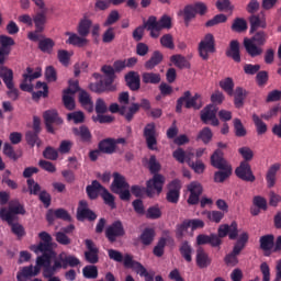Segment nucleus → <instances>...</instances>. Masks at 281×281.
<instances>
[{"label": "nucleus", "instance_id": "nucleus-1", "mask_svg": "<svg viewBox=\"0 0 281 281\" xmlns=\"http://www.w3.org/2000/svg\"><path fill=\"white\" fill-rule=\"evenodd\" d=\"M147 168L150 175H154L151 179L147 181V196L153 198L155 191L157 194H161L164 191V183H166V178L160 175L161 164L157 161V156L151 155L147 161Z\"/></svg>", "mask_w": 281, "mask_h": 281}, {"label": "nucleus", "instance_id": "nucleus-2", "mask_svg": "<svg viewBox=\"0 0 281 281\" xmlns=\"http://www.w3.org/2000/svg\"><path fill=\"white\" fill-rule=\"evenodd\" d=\"M211 166L218 171L214 173L215 183H224L226 179L232 177V165L225 159V154L221 149H216L211 156Z\"/></svg>", "mask_w": 281, "mask_h": 281}, {"label": "nucleus", "instance_id": "nucleus-3", "mask_svg": "<svg viewBox=\"0 0 281 281\" xmlns=\"http://www.w3.org/2000/svg\"><path fill=\"white\" fill-rule=\"evenodd\" d=\"M267 41H269V34L265 31H255L254 35L250 38H244V47L246 54L250 56V58H257V56H262V47L267 45Z\"/></svg>", "mask_w": 281, "mask_h": 281}, {"label": "nucleus", "instance_id": "nucleus-4", "mask_svg": "<svg viewBox=\"0 0 281 281\" xmlns=\"http://www.w3.org/2000/svg\"><path fill=\"white\" fill-rule=\"evenodd\" d=\"M102 74H104V80H100L98 82H93L89 85L90 91L93 93H104V91H115V87H113V82H115V70L111 65H104L101 67Z\"/></svg>", "mask_w": 281, "mask_h": 281}, {"label": "nucleus", "instance_id": "nucleus-5", "mask_svg": "<svg viewBox=\"0 0 281 281\" xmlns=\"http://www.w3.org/2000/svg\"><path fill=\"white\" fill-rule=\"evenodd\" d=\"M247 243H249V233L243 232L238 236L233 250L224 257V262L227 267H236L238 265V256L247 247Z\"/></svg>", "mask_w": 281, "mask_h": 281}, {"label": "nucleus", "instance_id": "nucleus-6", "mask_svg": "<svg viewBox=\"0 0 281 281\" xmlns=\"http://www.w3.org/2000/svg\"><path fill=\"white\" fill-rule=\"evenodd\" d=\"M186 102V109H194L199 111L203 109V99H201V94L195 93L192 97V92L190 90L186 91L182 97L177 100L176 104V113H182L183 111V103Z\"/></svg>", "mask_w": 281, "mask_h": 281}, {"label": "nucleus", "instance_id": "nucleus-7", "mask_svg": "<svg viewBox=\"0 0 281 281\" xmlns=\"http://www.w3.org/2000/svg\"><path fill=\"white\" fill-rule=\"evenodd\" d=\"M19 214H25V207L21 202H19V200H12L9 203V207H0V218L8 223V225H12V223L16 221V215Z\"/></svg>", "mask_w": 281, "mask_h": 281}, {"label": "nucleus", "instance_id": "nucleus-8", "mask_svg": "<svg viewBox=\"0 0 281 281\" xmlns=\"http://www.w3.org/2000/svg\"><path fill=\"white\" fill-rule=\"evenodd\" d=\"M44 124L47 133L55 135L56 132L63 126V117L58 115L56 110H47L43 113Z\"/></svg>", "mask_w": 281, "mask_h": 281}, {"label": "nucleus", "instance_id": "nucleus-9", "mask_svg": "<svg viewBox=\"0 0 281 281\" xmlns=\"http://www.w3.org/2000/svg\"><path fill=\"white\" fill-rule=\"evenodd\" d=\"M33 23L35 25V30L29 32L27 38L33 43H38L40 38L43 37V32H45V24L47 23V15L45 12H38L33 16Z\"/></svg>", "mask_w": 281, "mask_h": 281}, {"label": "nucleus", "instance_id": "nucleus-10", "mask_svg": "<svg viewBox=\"0 0 281 281\" xmlns=\"http://www.w3.org/2000/svg\"><path fill=\"white\" fill-rule=\"evenodd\" d=\"M198 52L202 60H210V54H216V40L212 33H207L199 43Z\"/></svg>", "mask_w": 281, "mask_h": 281}, {"label": "nucleus", "instance_id": "nucleus-11", "mask_svg": "<svg viewBox=\"0 0 281 281\" xmlns=\"http://www.w3.org/2000/svg\"><path fill=\"white\" fill-rule=\"evenodd\" d=\"M52 258L50 256L44 255L37 257V266L44 267L43 276L44 278H52L58 269H63V261L55 260L54 265L52 266Z\"/></svg>", "mask_w": 281, "mask_h": 281}, {"label": "nucleus", "instance_id": "nucleus-12", "mask_svg": "<svg viewBox=\"0 0 281 281\" xmlns=\"http://www.w3.org/2000/svg\"><path fill=\"white\" fill-rule=\"evenodd\" d=\"M124 236H126V231L124 229L122 221H114L105 228V238L111 244L117 243V238H122Z\"/></svg>", "mask_w": 281, "mask_h": 281}, {"label": "nucleus", "instance_id": "nucleus-13", "mask_svg": "<svg viewBox=\"0 0 281 281\" xmlns=\"http://www.w3.org/2000/svg\"><path fill=\"white\" fill-rule=\"evenodd\" d=\"M216 113H218V108L214 104H209L200 112V120L203 124H210L211 122V126H218L221 122L216 117Z\"/></svg>", "mask_w": 281, "mask_h": 281}, {"label": "nucleus", "instance_id": "nucleus-14", "mask_svg": "<svg viewBox=\"0 0 281 281\" xmlns=\"http://www.w3.org/2000/svg\"><path fill=\"white\" fill-rule=\"evenodd\" d=\"M143 135L149 150H157V125L147 123L144 127Z\"/></svg>", "mask_w": 281, "mask_h": 281}, {"label": "nucleus", "instance_id": "nucleus-15", "mask_svg": "<svg viewBox=\"0 0 281 281\" xmlns=\"http://www.w3.org/2000/svg\"><path fill=\"white\" fill-rule=\"evenodd\" d=\"M235 175L241 181H247L249 183H254L256 181V176H254V171L251 170V165L247 161H241L239 166L235 169Z\"/></svg>", "mask_w": 281, "mask_h": 281}, {"label": "nucleus", "instance_id": "nucleus-16", "mask_svg": "<svg viewBox=\"0 0 281 281\" xmlns=\"http://www.w3.org/2000/svg\"><path fill=\"white\" fill-rule=\"evenodd\" d=\"M227 236L229 240H236V238H238V223L232 222L231 225H220L217 229V238L221 240V238H225Z\"/></svg>", "mask_w": 281, "mask_h": 281}, {"label": "nucleus", "instance_id": "nucleus-17", "mask_svg": "<svg viewBox=\"0 0 281 281\" xmlns=\"http://www.w3.org/2000/svg\"><path fill=\"white\" fill-rule=\"evenodd\" d=\"M95 218H98V215L89 209V203L81 200L77 209V221H95Z\"/></svg>", "mask_w": 281, "mask_h": 281}, {"label": "nucleus", "instance_id": "nucleus-18", "mask_svg": "<svg viewBox=\"0 0 281 281\" xmlns=\"http://www.w3.org/2000/svg\"><path fill=\"white\" fill-rule=\"evenodd\" d=\"M85 245L87 247V251L85 252V258L89 262V265H98L100 262V249L95 247V243L91 239H86Z\"/></svg>", "mask_w": 281, "mask_h": 281}, {"label": "nucleus", "instance_id": "nucleus-19", "mask_svg": "<svg viewBox=\"0 0 281 281\" xmlns=\"http://www.w3.org/2000/svg\"><path fill=\"white\" fill-rule=\"evenodd\" d=\"M26 72L23 75V81L20 85V89L21 91H26L27 93H32L34 91V86L32 83H27L32 82V80H36V78H41V71H35L34 69H32L31 67L26 68Z\"/></svg>", "mask_w": 281, "mask_h": 281}, {"label": "nucleus", "instance_id": "nucleus-20", "mask_svg": "<svg viewBox=\"0 0 281 281\" xmlns=\"http://www.w3.org/2000/svg\"><path fill=\"white\" fill-rule=\"evenodd\" d=\"M181 196V181L172 180L168 186V192L166 195V200L168 203L177 204L179 203V199Z\"/></svg>", "mask_w": 281, "mask_h": 281}, {"label": "nucleus", "instance_id": "nucleus-21", "mask_svg": "<svg viewBox=\"0 0 281 281\" xmlns=\"http://www.w3.org/2000/svg\"><path fill=\"white\" fill-rule=\"evenodd\" d=\"M149 26L155 27L156 30H171L172 29V18L168 14H164L159 21H157V16L150 15L149 18Z\"/></svg>", "mask_w": 281, "mask_h": 281}, {"label": "nucleus", "instance_id": "nucleus-22", "mask_svg": "<svg viewBox=\"0 0 281 281\" xmlns=\"http://www.w3.org/2000/svg\"><path fill=\"white\" fill-rule=\"evenodd\" d=\"M150 100L148 99H142L140 103H131L128 106V113L126 114V122L131 123L132 120H135V115H137L139 109L150 111Z\"/></svg>", "mask_w": 281, "mask_h": 281}, {"label": "nucleus", "instance_id": "nucleus-23", "mask_svg": "<svg viewBox=\"0 0 281 281\" xmlns=\"http://www.w3.org/2000/svg\"><path fill=\"white\" fill-rule=\"evenodd\" d=\"M125 85L128 87L130 91H139L142 88V78L139 72L131 70L124 76Z\"/></svg>", "mask_w": 281, "mask_h": 281}, {"label": "nucleus", "instance_id": "nucleus-24", "mask_svg": "<svg viewBox=\"0 0 281 281\" xmlns=\"http://www.w3.org/2000/svg\"><path fill=\"white\" fill-rule=\"evenodd\" d=\"M72 134L75 137H79L82 144H87L88 146L93 144V134H91V131L86 125L74 127Z\"/></svg>", "mask_w": 281, "mask_h": 281}, {"label": "nucleus", "instance_id": "nucleus-25", "mask_svg": "<svg viewBox=\"0 0 281 281\" xmlns=\"http://www.w3.org/2000/svg\"><path fill=\"white\" fill-rule=\"evenodd\" d=\"M196 245H211L212 247H221L223 245V239L218 238L216 234H200L196 236Z\"/></svg>", "mask_w": 281, "mask_h": 281}, {"label": "nucleus", "instance_id": "nucleus-26", "mask_svg": "<svg viewBox=\"0 0 281 281\" xmlns=\"http://www.w3.org/2000/svg\"><path fill=\"white\" fill-rule=\"evenodd\" d=\"M194 149L184 150L181 147L177 148L172 153V157L178 161V164H189L191 159H194Z\"/></svg>", "mask_w": 281, "mask_h": 281}, {"label": "nucleus", "instance_id": "nucleus-27", "mask_svg": "<svg viewBox=\"0 0 281 281\" xmlns=\"http://www.w3.org/2000/svg\"><path fill=\"white\" fill-rule=\"evenodd\" d=\"M102 190H104V186H102L98 180H93L91 184L86 187V193L90 201H95L98 196H102Z\"/></svg>", "mask_w": 281, "mask_h": 281}, {"label": "nucleus", "instance_id": "nucleus-28", "mask_svg": "<svg viewBox=\"0 0 281 281\" xmlns=\"http://www.w3.org/2000/svg\"><path fill=\"white\" fill-rule=\"evenodd\" d=\"M227 58H232L234 63H240V42L238 40H232L229 46L226 49Z\"/></svg>", "mask_w": 281, "mask_h": 281}, {"label": "nucleus", "instance_id": "nucleus-29", "mask_svg": "<svg viewBox=\"0 0 281 281\" xmlns=\"http://www.w3.org/2000/svg\"><path fill=\"white\" fill-rule=\"evenodd\" d=\"M113 182L111 184V191L117 193L119 190H124L131 188V184L126 182V178L122 176L120 172L113 173Z\"/></svg>", "mask_w": 281, "mask_h": 281}, {"label": "nucleus", "instance_id": "nucleus-30", "mask_svg": "<svg viewBox=\"0 0 281 281\" xmlns=\"http://www.w3.org/2000/svg\"><path fill=\"white\" fill-rule=\"evenodd\" d=\"M195 262L199 269H207L212 265V258H210V255L203 248H199L196 250Z\"/></svg>", "mask_w": 281, "mask_h": 281}, {"label": "nucleus", "instance_id": "nucleus-31", "mask_svg": "<svg viewBox=\"0 0 281 281\" xmlns=\"http://www.w3.org/2000/svg\"><path fill=\"white\" fill-rule=\"evenodd\" d=\"M0 78L7 89H12V85H14V71L12 69L7 66H0Z\"/></svg>", "mask_w": 281, "mask_h": 281}, {"label": "nucleus", "instance_id": "nucleus-32", "mask_svg": "<svg viewBox=\"0 0 281 281\" xmlns=\"http://www.w3.org/2000/svg\"><path fill=\"white\" fill-rule=\"evenodd\" d=\"M98 148L103 155H113L115 153V138H105L99 142Z\"/></svg>", "mask_w": 281, "mask_h": 281}, {"label": "nucleus", "instance_id": "nucleus-33", "mask_svg": "<svg viewBox=\"0 0 281 281\" xmlns=\"http://www.w3.org/2000/svg\"><path fill=\"white\" fill-rule=\"evenodd\" d=\"M250 23V34H254V32H258V29L261 27V30H267V19L265 15L260 18V15H251L249 18Z\"/></svg>", "mask_w": 281, "mask_h": 281}, {"label": "nucleus", "instance_id": "nucleus-34", "mask_svg": "<svg viewBox=\"0 0 281 281\" xmlns=\"http://www.w3.org/2000/svg\"><path fill=\"white\" fill-rule=\"evenodd\" d=\"M280 168H281L280 162H276L269 167L266 173V181H267L268 188H273L276 186L277 176Z\"/></svg>", "mask_w": 281, "mask_h": 281}, {"label": "nucleus", "instance_id": "nucleus-35", "mask_svg": "<svg viewBox=\"0 0 281 281\" xmlns=\"http://www.w3.org/2000/svg\"><path fill=\"white\" fill-rule=\"evenodd\" d=\"M233 95L236 109H243V106L245 105V100L247 95H249V92L243 87H237L235 91H233Z\"/></svg>", "mask_w": 281, "mask_h": 281}, {"label": "nucleus", "instance_id": "nucleus-36", "mask_svg": "<svg viewBox=\"0 0 281 281\" xmlns=\"http://www.w3.org/2000/svg\"><path fill=\"white\" fill-rule=\"evenodd\" d=\"M38 42V49L43 52V54H52L54 52V47H56V42L50 37H40Z\"/></svg>", "mask_w": 281, "mask_h": 281}, {"label": "nucleus", "instance_id": "nucleus-37", "mask_svg": "<svg viewBox=\"0 0 281 281\" xmlns=\"http://www.w3.org/2000/svg\"><path fill=\"white\" fill-rule=\"evenodd\" d=\"M41 267L38 263L36 266H27L22 269V273H18L16 278L19 281H25V278H32L37 273H41Z\"/></svg>", "mask_w": 281, "mask_h": 281}, {"label": "nucleus", "instance_id": "nucleus-38", "mask_svg": "<svg viewBox=\"0 0 281 281\" xmlns=\"http://www.w3.org/2000/svg\"><path fill=\"white\" fill-rule=\"evenodd\" d=\"M164 61V54L159 50H155L151 54V57L145 63V69L153 70L157 67V65H161Z\"/></svg>", "mask_w": 281, "mask_h": 281}, {"label": "nucleus", "instance_id": "nucleus-39", "mask_svg": "<svg viewBox=\"0 0 281 281\" xmlns=\"http://www.w3.org/2000/svg\"><path fill=\"white\" fill-rule=\"evenodd\" d=\"M180 256L186 260V262H192V254H194V248L190 245V241L184 240L179 247Z\"/></svg>", "mask_w": 281, "mask_h": 281}, {"label": "nucleus", "instance_id": "nucleus-40", "mask_svg": "<svg viewBox=\"0 0 281 281\" xmlns=\"http://www.w3.org/2000/svg\"><path fill=\"white\" fill-rule=\"evenodd\" d=\"M58 259L63 262V269H67V267H78V265H80V259L74 255L61 252Z\"/></svg>", "mask_w": 281, "mask_h": 281}, {"label": "nucleus", "instance_id": "nucleus-41", "mask_svg": "<svg viewBox=\"0 0 281 281\" xmlns=\"http://www.w3.org/2000/svg\"><path fill=\"white\" fill-rule=\"evenodd\" d=\"M93 25V22L87 18H83L80 20L78 26H77V32L79 36L86 37L89 36L91 32V27Z\"/></svg>", "mask_w": 281, "mask_h": 281}, {"label": "nucleus", "instance_id": "nucleus-42", "mask_svg": "<svg viewBox=\"0 0 281 281\" xmlns=\"http://www.w3.org/2000/svg\"><path fill=\"white\" fill-rule=\"evenodd\" d=\"M79 102L88 113H93V101L89 92L81 90L79 93Z\"/></svg>", "mask_w": 281, "mask_h": 281}, {"label": "nucleus", "instance_id": "nucleus-43", "mask_svg": "<svg viewBox=\"0 0 281 281\" xmlns=\"http://www.w3.org/2000/svg\"><path fill=\"white\" fill-rule=\"evenodd\" d=\"M66 36H69V38L66 41L68 45H74L75 47H85L87 45L88 41L86 37L79 36L76 33L67 32Z\"/></svg>", "mask_w": 281, "mask_h": 281}, {"label": "nucleus", "instance_id": "nucleus-44", "mask_svg": "<svg viewBox=\"0 0 281 281\" xmlns=\"http://www.w3.org/2000/svg\"><path fill=\"white\" fill-rule=\"evenodd\" d=\"M139 240L145 247L153 245V241L155 240V228H145L139 236Z\"/></svg>", "mask_w": 281, "mask_h": 281}, {"label": "nucleus", "instance_id": "nucleus-45", "mask_svg": "<svg viewBox=\"0 0 281 281\" xmlns=\"http://www.w3.org/2000/svg\"><path fill=\"white\" fill-rule=\"evenodd\" d=\"M142 82L144 85H159L161 82V75L159 72H143Z\"/></svg>", "mask_w": 281, "mask_h": 281}, {"label": "nucleus", "instance_id": "nucleus-46", "mask_svg": "<svg viewBox=\"0 0 281 281\" xmlns=\"http://www.w3.org/2000/svg\"><path fill=\"white\" fill-rule=\"evenodd\" d=\"M41 252L42 256H49L50 258H54L56 256V252H54V248L52 247V244L42 241L35 247V254Z\"/></svg>", "mask_w": 281, "mask_h": 281}, {"label": "nucleus", "instance_id": "nucleus-47", "mask_svg": "<svg viewBox=\"0 0 281 281\" xmlns=\"http://www.w3.org/2000/svg\"><path fill=\"white\" fill-rule=\"evenodd\" d=\"M274 240L276 236L271 234L261 236L259 239L260 249H262V251H271L273 249Z\"/></svg>", "mask_w": 281, "mask_h": 281}, {"label": "nucleus", "instance_id": "nucleus-48", "mask_svg": "<svg viewBox=\"0 0 281 281\" xmlns=\"http://www.w3.org/2000/svg\"><path fill=\"white\" fill-rule=\"evenodd\" d=\"M252 122L255 124L257 135H265L267 131H269L267 123H265V121H262L258 114H252Z\"/></svg>", "mask_w": 281, "mask_h": 281}, {"label": "nucleus", "instance_id": "nucleus-49", "mask_svg": "<svg viewBox=\"0 0 281 281\" xmlns=\"http://www.w3.org/2000/svg\"><path fill=\"white\" fill-rule=\"evenodd\" d=\"M101 199L103 200L104 204L111 207V210H115V195L109 192L106 187H103L101 192Z\"/></svg>", "mask_w": 281, "mask_h": 281}, {"label": "nucleus", "instance_id": "nucleus-50", "mask_svg": "<svg viewBox=\"0 0 281 281\" xmlns=\"http://www.w3.org/2000/svg\"><path fill=\"white\" fill-rule=\"evenodd\" d=\"M171 61L178 67V69H190V61L184 56L173 55Z\"/></svg>", "mask_w": 281, "mask_h": 281}, {"label": "nucleus", "instance_id": "nucleus-51", "mask_svg": "<svg viewBox=\"0 0 281 281\" xmlns=\"http://www.w3.org/2000/svg\"><path fill=\"white\" fill-rule=\"evenodd\" d=\"M220 87L225 91V93H227V95H234V79H232V77L221 80Z\"/></svg>", "mask_w": 281, "mask_h": 281}, {"label": "nucleus", "instance_id": "nucleus-52", "mask_svg": "<svg viewBox=\"0 0 281 281\" xmlns=\"http://www.w3.org/2000/svg\"><path fill=\"white\" fill-rule=\"evenodd\" d=\"M233 32H247V20L243 18H236L231 26Z\"/></svg>", "mask_w": 281, "mask_h": 281}, {"label": "nucleus", "instance_id": "nucleus-53", "mask_svg": "<svg viewBox=\"0 0 281 281\" xmlns=\"http://www.w3.org/2000/svg\"><path fill=\"white\" fill-rule=\"evenodd\" d=\"M83 278L87 280H95L98 278V266L89 265L82 269Z\"/></svg>", "mask_w": 281, "mask_h": 281}, {"label": "nucleus", "instance_id": "nucleus-54", "mask_svg": "<svg viewBox=\"0 0 281 281\" xmlns=\"http://www.w3.org/2000/svg\"><path fill=\"white\" fill-rule=\"evenodd\" d=\"M212 137H214L212 130L210 127H203L199 132L196 139H201V142H203V144H209L212 142Z\"/></svg>", "mask_w": 281, "mask_h": 281}, {"label": "nucleus", "instance_id": "nucleus-55", "mask_svg": "<svg viewBox=\"0 0 281 281\" xmlns=\"http://www.w3.org/2000/svg\"><path fill=\"white\" fill-rule=\"evenodd\" d=\"M233 126L236 137H245L247 135V130L245 128V125H243L240 119H234Z\"/></svg>", "mask_w": 281, "mask_h": 281}, {"label": "nucleus", "instance_id": "nucleus-56", "mask_svg": "<svg viewBox=\"0 0 281 281\" xmlns=\"http://www.w3.org/2000/svg\"><path fill=\"white\" fill-rule=\"evenodd\" d=\"M188 166L192 168L195 175H203V172H205V164H203V160L201 159H198L196 161L191 159L189 160Z\"/></svg>", "mask_w": 281, "mask_h": 281}, {"label": "nucleus", "instance_id": "nucleus-57", "mask_svg": "<svg viewBox=\"0 0 281 281\" xmlns=\"http://www.w3.org/2000/svg\"><path fill=\"white\" fill-rule=\"evenodd\" d=\"M188 229H190V224L188 220H184L181 224H178L176 226V237L178 238V240H181V238L186 236V232H188Z\"/></svg>", "mask_w": 281, "mask_h": 281}, {"label": "nucleus", "instance_id": "nucleus-58", "mask_svg": "<svg viewBox=\"0 0 281 281\" xmlns=\"http://www.w3.org/2000/svg\"><path fill=\"white\" fill-rule=\"evenodd\" d=\"M25 139H26V144H29V146H32V148H34V146L36 145L41 146L38 133L36 132H32V131L26 132Z\"/></svg>", "mask_w": 281, "mask_h": 281}, {"label": "nucleus", "instance_id": "nucleus-59", "mask_svg": "<svg viewBox=\"0 0 281 281\" xmlns=\"http://www.w3.org/2000/svg\"><path fill=\"white\" fill-rule=\"evenodd\" d=\"M68 122H74V124H82L85 122V113L82 111H76L67 114Z\"/></svg>", "mask_w": 281, "mask_h": 281}, {"label": "nucleus", "instance_id": "nucleus-60", "mask_svg": "<svg viewBox=\"0 0 281 281\" xmlns=\"http://www.w3.org/2000/svg\"><path fill=\"white\" fill-rule=\"evenodd\" d=\"M110 113H120L122 117L126 121V114L128 113V108L126 105H122L120 108V104L112 103L109 108Z\"/></svg>", "mask_w": 281, "mask_h": 281}, {"label": "nucleus", "instance_id": "nucleus-61", "mask_svg": "<svg viewBox=\"0 0 281 281\" xmlns=\"http://www.w3.org/2000/svg\"><path fill=\"white\" fill-rule=\"evenodd\" d=\"M166 237H161L157 245L154 247L153 254L154 256H156L157 258H161V256H164V250L166 249Z\"/></svg>", "mask_w": 281, "mask_h": 281}, {"label": "nucleus", "instance_id": "nucleus-62", "mask_svg": "<svg viewBox=\"0 0 281 281\" xmlns=\"http://www.w3.org/2000/svg\"><path fill=\"white\" fill-rule=\"evenodd\" d=\"M57 58L59 63L64 65V67H69V61L71 60V55L69 54V50L59 49L57 52Z\"/></svg>", "mask_w": 281, "mask_h": 281}, {"label": "nucleus", "instance_id": "nucleus-63", "mask_svg": "<svg viewBox=\"0 0 281 281\" xmlns=\"http://www.w3.org/2000/svg\"><path fill=\"white\" fill-rule=\"evenodd\" d=\"M146 218H149L150 221H157V218H161V210L159 206H150L147 209Z\"/></svg>", "mask_w": 281, "mask_h": 281}, {"label": "nucleus", "instance_id": "nucleus-64", "mask_svg": "<svg viewBox=\"0 0 281 281\" xmlns=\"http://www.w3.org/2000/svg\"><path fill=\"white\" fill-rule=\"evenodd\" d=\"M183 14H184L186 25H190V22L192 21V19H194V16H196V12L194 10V7L193 5H187L183 10Z\"/></svg>", "mask_w": 281, "mask_h": 281}]
</instances>
